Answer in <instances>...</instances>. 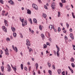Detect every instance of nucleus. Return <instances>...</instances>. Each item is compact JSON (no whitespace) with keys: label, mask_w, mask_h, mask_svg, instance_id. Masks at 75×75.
<instances>
[{"label":"nucleus","mask_w":75,"mask_h":75,"mask_svg":"<svg viewBox=\"0 0 75 75\" xmlns=\"http://www.w3.org/2000/svg\"><path fill=\"white\" fill-rule=\"evenodd\" d=\"M43 47L44 48H47V46L45 45V44L44 45Z\"/></svg>","instance_id":"28"},{"label":"nucleus","mask_w":75,"mask_h":75,"mask_svg":"<svg viewBox=\"0 0 75 75\" xmlns=\"http://www.w3.org/2000/svg\"><path fill=\"white\" fill-rule=\"evenodd\" d=\"M21 38H23V35H22V34L21 33H20Z\"/></svg>","instance_id":"49"},{"label":"nucleus","mask_w":75,"mask_h":75,"mask_svg":"<svg viewBox=\"0 0 75 75\" xmlns=\"http://www.w3.org/2000/svg\"><path fill=\"white\" fill-rule=\"evenodd\" d=\"M56 48H57V51H59V47L57 46V45H56Z\"/></svg>","instance_id":"32"},{"label":"nucleus","mask_w":75,"mask_h":75,"mask_svg":"<svg viewBox=\"0 0 75 75\" xmlns=\"http://www.w3.org/2000/svg\"><path fill=\"white\" fill-rule=\"evenodd\" d=\"M35 66L36 67V69H37L38 68V63H37L35 64Z\"/></svg>","instance_id":"13"},{"label":"nucleus","mask_w":75,"mask_h":75,"mask_svg":"<svg viewBox=\"0 0 75 75\" xmlns=\"http://www.w3.org/2000/svg\"><path fill=\"white\" fill-rule=\"evenodd\" d=\"M0 3H1V4H3V0H0Z\"/></svg>","instance_id":"38"},{"label":"nucleus","mask_w":75,"mask_h":75,"mask_svg":"<svg viewBox=\"0 0 75 75\" xmlns=\"http://www.w3.org/2000/svg\"><path fill=\"white\" fill-rule=\"evenodd\" d=\"M58 17H60V16L61 15V12L59 11L58 12Z\"/></svg>","instance_id":"18"},{"label":"nucleus","mask_w":75,"mask_h":75,"mask_svg":"<svg viewBox=\"0 0 75 75\" xmlns=\"http://www.w3.org/2000/svg\"><path fill=\"white\" fill-rule=\"evenodd\" d=\"M64 39L65 40H68V38L67 37V35H65L64 36Z\"/></svg>","instance_id":"35"},{"label":"nucleus","mask_w":75,"mask_h":75,"mask_svg":"<svg viewBox=\"0 0 75 75\" xmlns=\"http://www.w3.org/2000/svg\"><path fill=\"white\" fill-rule=\"evenodd\" d=\"M51 7L52 9L53 10L55 8V5H51Z\"/></svg>","instance_id":"25"},{"label":"nucleus","mask_w":75,"mask_h":75,"mask_svg":"<svg viewBox=\"0 0 75 75\" xmlns=\"http://www.w3.org/2000/svg\"><path fill=\"white\" fill-rule=\"evenodd\" d=\"M38 1L39 3H41V0H38Z\"/></svg>","instance_id":"57"},{"label":"nucleus","mask_w":75,"mask_h":75,"mask_svg":"<svg viewBox=\"0 0 75 75\" xmlns=\"http://www.w3.org/2000/svg\"><path fill=\"white\" fill-rule=\"evenodd\" d=\"M66 75H70V74H68V72H67V71H66Z\"/></svg>","instance_id":"53"},{"label":"nucleus","mask_w":75,"mask_h":75,"mask_svg":"<svg viewBox=\"0 0 75 75\" xmlns=\"http://www.w3.org/2000/svg\"><path fill=\"white\" fill-rule=\"evenodd\" d=\"M61 31V28H60L59 27L58 28V31L59 32Z\"/></svg>","instance_id":"37"},{"label":"nucleus","mask_w":75,"mask_h":75,"mask_svg":"<svg viewBox=\"0 0 75 75\" xmlns=\"http://www.w3.org/2000/svg\"><path fill=\"white\" fill-rule=\"evenodd\" d=\"M21 67L22 70H23V64H21Z\"/></svg>","instance_id":"24"},{"label":"nucleus","mask_w":75,"mask_h":75,"mask_svg":"<svg viewBox=\"0 0 75 75\" xmlns=\"http://www.w3.org/2000/svg\"><path fill=\"white\" fill-rule=\"evenodd\" d=\"M13 35L14 37H16L17 36V34L15 32H13Z\"/></svg>","instance_id":"14"},{"label":"nucleus","mask_w":75,"mask_h":75,"mask_svg":"<svg viewBox=\"0 0 75 75\" xmlns=\"http://www.w3.org/2000/svg\"><path fill=\"white\" fill-rule=\"evenodd\" d=\"M49 28L50 29V30H52V25H50L49 26Z\"/></svg>","instance_id":"20"},{"label":"nucleus","mask_w":75,"mask_h":75,"mask_svg":"<svg viewBox=\"0 0 75 75\" xmlns=\"http://www.w3.org/2000/svg\"><path fill=\"white\" fill-rule=\"evenodd\" d=\"M33 21L35 23H36V24L37 23V20L35 18L33 19Z\"/></svg>","instance_id":"15"},{"label":"nucleus","mask_w":75,"mask_h":75,"mask_svg":"<svg viewBox=\"0 0 75 75\" xmlns=\"http://www.w3.org/2000/svg\"><path fill=\"white\" fill-rule=\"evenodd\" d=\"M70 37L72 40H74V36L73 35V34H72V33H70Z\"/></svg>","instance_id":"8"},{"label":"nucleus","mask_w":75,"mask_h":75,"mask_svg":"<svg viewBox=\"0 0 75 75\" xmlns=\"http://www.w3.org/2000/svg\"><path fill=\"white\" fill-rule=\"evenodd\" d=\"M31 33H32V34H34V31H33V30H32L31 31Z\"/></svg>","instance_id":"63"},{"label":"nucleus","mask_w":75,"mask_h":75,"mask_svg":"<svg viewBox=\"0 0 75 75\" xmlns=\"http://www.w3.org/2000/svg\"><path fill=\"white\" fill-rule=\"evenodd\" d=\"M10 39L12 40L13 39V37H12V36L11 35L10 37Z\"/></svg>","instance_id":"62"},{"label":"nucleus","mask_w":75,"mask_h":75,"mask_svg":"<svg viewBox=\"0 0 75 75\" xmlns=\"http://www.w3.org/2000/svg\"><path fill=\"white\" fill-rule=\"evenodd\" d=\"M4 23L6 26H8V24H7V21L6 19L4 20Z\"/></svg>","instance_id":"6"},{"label":"nucleus","mask_w":75,"mask_h":75,"mask_svg":"<svg viewBox=\"0 0 75 75\" xmlns=\"http://www.w3.org/2000/svg\"><path fill=\"white\" fill-rule=\"evenodd\" d=\"M14 51H16V52H17V51H18V50L17 49V48L16 47H14Z\"/></svg>","instance_id":"19"},{"label":"nucleus","mask_w":75,"mask_h":75,"mask_svg":"<svg viewBox=\"0 0 75 75\" xmlns=\"http://www.w3.org/2000/svg\"><path fill=\"white\" fill-rule=\"evenodd\" d=\"M27 13L28 14H31V11L29 9H28Z\"/></svg>","instance_id":"10"},{"label":"nucleus","mask_w":75,"mask_h":75,"mask_svg":"<svg viewBox=\"0 0 75 75\" xmlns=\"http://www.w3.org/2000/svg\"><path fill=\"white\" fill-rule=\"evenodd\" d=\"M31 49L30 48L29 50V52H31Z\"/></svg>","instance_id":"64"},{"label":"nucleus","mask_w":75,"mask_h":75,"mask_svg":"<svg viewBox=\"0 0 75 75\" xmlns=\"http://www.w3.org/2000/svg\"><path fill=\"white\" fill-rule=\"evenodd\" d=\"M73 47V49L74 50H75V45H72Z\"/></svg>","instance_id":"48"},{"label":"nucleus","mask_w":75,"mask_h":75,"mask_svg":"<svg viewBox=\"0 0 75 75\" xmlns=\"http://www.w3.org/2000/svg\"><path fill=\"white\" fill-rule=\"evenodd\" d=\"M70 61H71V62H74V58L72 57L71 58Z\"/></svg>","instance_id":"16"},{"label":"nucleus","mask_w":75,"mask_h":75,"mask_svg":"<svg viewBox=\"0 0 75 75\" xmlns=\"http://www.w3.org/2000/svg\"><path fill=\"white\" fill-rule=\"evenodd\" d=\"M11 28L13 32H14V31H16V29H15V28H14V27H11Z\"/></svg>","instance_id":"12"},{"label":"nucleus","mask_w":75,"mask_h":75,"mask_svg":"<svg viewBox=\"0 0 75 75\" xmlns=\"http://www.w3.org/2000/svg\"><path fill=\"white\" fill-rule=\"evenodd\" d=\"M8 3H10V4H11V5H13V4L14 3V2H13V1L11 0H10L9 1H8Z\"/></svg>","instance_id":"5"},{"label":"nucleus","mask_w":75,"mask_h":75,"mask_svg":"<svg viewBox=\"0 0 75 75\" xmlns=\"http://www.w3.org/2000/svg\"><path fill=\"white\" fill-rule=\"evenodd\" d=\"M53 30H54L55 32H56L57 31V30L54 28V26H53Z\"/></svg>","instance_id":"47"},{"label":"nucleus","mask_w":75,"mask_h":75,"mask_svg":"<svg viewBox=\"0 0 75 75\" xmlns=\"http://www.w3.org/2000/svg\"><path fill=\"white\" fill-rule=\"evenodd\" d=\"M70 32H72V28H70Z\"/></svg>","instance_id":"60"},{"label":"nucleus","mask_w":75,"mask_h":75,"mask_svg":"<svg viewBox=\"0 0 75 75\" xmlns=\"http://www.w3.org/2000/svg\"><path fill=\"white\" fill-rule=\"evenodd\" d=\"M13 69L14 71H16V70H17V69L15 67H13Z\"/></svg>","instance_id":"42"},{"label":"nucleus","mask_w":75,"mask_h":75,"mask_svg":"<svg viewBox=\"0 0 75 75\" xmlns=\"http://www.w3.org/2000/svg\"><path fill=\"white\" fill-rule=\"evenodd\" d=\"M68 68H69V69L71 70V69H72L69 66H68Z\"/></svg>","instance_id":"59"},{"label":"nucleus","mask_w":75,"mask_h":75,"mask_svg":"<svg viewBox=\"0 0 75 75\" xmlns=\"http://www.w3.org/2000/svg\"><path fill=\"white\" fill-rule=\"evenodd\" d=\"M52 68L54 69H55V67L54 65H52Z\"/></svg>","instance_id":"43"},{"label":"nucleus","mask_w":75,"mask_h":75,"mask_svg":"<svg viewBox=\"0 0 75 75\" xmlns=\"http://www.w3.org/2000/svg\"><path fill=\"white\" fill-rule=\"evenodd\" d=\"M59 5L61 7H62V6H63V5L61 3H60Z\"/></svg>","instance_id":"31"},{"label":"nucleus","mask_w":75,"mask_h":75,"mask_svg":"<svg viewBox=\"0 0 75 75\" xmlns=\"http://www.w3.org/2000/svg\"><path fill=\"white\" fill-rule=\"evenodd\" d=\"M2 29L5 32L7 33V28L4 26H3L2 27Z\"/></svg>","instance_id":"3"},{"label":"nucleus","mask_w":75,"mask_h":75,"mask_svg":"<svg viewBox=\"0 0 75 75\" xmlns=\"http://www.w3.org/2000/svg\"><path fill=\"white\" fill-rule=\"evenodd\" d=\"M24 24L25 25H27V21L25 20L24 21Z\"/></svg>","instance_id":"29"},{"label":"nucleus","mask_w":75,"mask_h":75,"mask_svg":"<svg viewBox=\"0 0 75 75\" xmlns=\"http://www.w3.org/2000/svg\"><path fill=\"white\" fill-rule=\"evenodd\" d=\"M6 41H10V39L9 38H6Z\"/></svg>","instance_id":"34"},{"label":"nucleus","mask_w":75,"mask_h":75,"mask_svg":"<svg viewBox=\"0 0 75 75\" xmlns=\"http://www.w3.org/2000/svg\"><path fill=\"white\" fill-rule=\"evenodd\" d=\"M62 74L63 75H65V72L64 71H63L62 72Z\"/></svg>","instance_id":"45"},{"label":"nucleus","mask_w":75,"mask_h":75,"mask_svg":"<svg viewBox=\"0 0 75 75\" xmlns=\"http://www.w3.org/2000/svg\"><path fill=\"white\" fill-rule=\"evenodd\" d=\"M41 36L42 38V40H44V39L45 37L44 35V34H41Z\"/></svg>","instance_id":"9"},{"label":"nucleus","mask_w":75,"mask_h":75,"mask_svg":"<svg viewBox=\"0 0 75 75\" xmlns=\"http://www.w3.org/2000/svg\"><path fill=\"white\" fill-rule=\"evenodd\" d=\"M47 64L49 68H50L51 67V64L49 63V62H47Z\"/></svg>","instance_id":"11"},{"label":"nucleus","mask_w":75,"mask_h":75,"mask_svg":"<svg viewBox=\"0 0 75 75\" xmlns=\"http://www.w3.org/2000/svg\"><path fill=\"white\" fill-rule=\"evenodd\" d=\"M71 65L73 68H74L75 67V64H74L73 63H71Z\"/></svg>","instance_id":"30"},{"label":"nucleus","mask_w":75,"mask_h":75,"mask_svg":"<svg viewBox=\"0 0 75 75\" xmlns=\"http://www.w3.org/2000/svg\"><path fill=\"white\" fill-rule=\"evenodd\" d=\"M48 72L49 74H50V75H51V74H52V71H51L49 70H48Z\"/></svg>","instance_id":"21"},{"label":"nucleus","mask_w":75,"mask_h":75,"mask_svg":"<svg viewBox=\"0 0 75 75\" xmlns=\"http://www.w3.org/2000/svg\"><path fill=\"white\" fill-rule=\"evenodd\" d=\"M44 8H45L46 9H48V8H47V7L45 5V6H44Z\"/></svg>","instance_id":"50"},{"label":"nucleus","mask_w":75,"mask_h":75,"mask_svg":"<svg viewBox=\"0 0 75 75\" xmlns=\"http://www.w3.org/2000/svg\"><path fill=\"white\" fill-rule=\"evenodd\" d=\"M70 71L72 74L73 73H74V71H73V70H72V69H71Z\"/></svg>","instance_id":"56"},{"label":"nucleus","mask_w":75,"mask_h":75,"mask_svg":"<svg viewBox=\"0 0 75 75\" xmlns=\"http://www.w3.org/2000/svg\"><path fill=\"white\" fill-rule=\"evenodd\" d=\"M54 55H57V52H55V51H54Z\"/></svg>","instance_id":"55"},{"label":"nucleus","mask_w":75,"mask_h":75,"mask_svg":"<svg viewBox=\"0 0 75 75\" xmlns=\"http://www.w3.org/2000/svg\"><path fill=\"white\" fill-rule=\"evenodd\" d=\"M8 67V72H10L11 71V67H10V65L8 64L7 65Z\"/></svg>","instance_id":"4"},{"label":"nucleus","mask_w":75,"mask_h":75,"mask_svg":"<svg viewBox=\"0 0 75 75\" xmlns=\"http://www.w3.org/2000/svg\"><path fill=\"white\" fill-rule=\"evenodd\" d=\"M1 71L2 72L4 71V67L3 66L1 67Z\"/></svg>","instance_id":"27"},{"label":"nucleus","mask_w":75,"mask_h":75,"mask_svg":"<svg viewBox=\"0 0 75 75\" xmlns=\"http://www.w3.org/2000/svg\"><path fill=\"white\" fill-rule=\"evenodd\" d=\"M6 55H7V56H8V55H9V54H8V52H5V53Z\"/></svg>","instance_id":"41"},{"label":"nucleus","mask_w":75,"mask_h":75,"mask_svg":"<svg viewBox=\"0 0 75 75\" xmlns=\"http://www.w3.org/2000/svg\"><path fill=\"white\" fill-rule=\"evenodd\" d=\"M3 51L2 50H1V54H3Z\"/></svg>","instance_id":"58"},{"label":"nucleus","mask_w":75,"mask_h":75,"mask_svg":"<svg viewBox=\"0 0 75 75\" xmlns=\"http://www.w3.org/2000/svg\"><path fill=\"white\" fill-rule=\"evenodd\" d=\"M31 67H30V66L29 67V71H30V70H31Z\"/></svg>","instance_id":"51"},{"label":"nucleus","mask_w":75,"mask_h":75,"mask_svg":"<svg viewBox=\"0 0 75 75\" xmlns=\"http://www.w3.org/2000/svg\"><path fill=\"white\" fill-rule=\"evenodd\" d=\"M25 70H26V71H27V67H25Z\"/></svg>","instance_id":"61"},{"label":"nucleus","mask_w":75,"mask_h":75,"mask_svg":"<svg viewBox=\"0 0 75 75\" xmlns=\"http://www.w3.org/2000/svg\"><path fill=\"white\" fill-rule=\"evenodd\" d=\"M21 22H22V23H23L24 22V18H23V19H21Z\"/></svg>","instance_id":"46"},{"label":"nucleus","mask_w":75,"mask_h":75,"mask_svg":"<svg viewBox=\"0 0 75 75\" xmlns=\"http://www.w3.org/2000/svg\"><path fill=\"white\" fill-rule=\"evenodd\" d=\"M57 57H59V52L58 51H57Z\"/></svg>","instance_id":"17"},{"label":"nucleus","mask_w":75,"mask_h":75,"mask_svg":"<svg viewBox=\"0 0 75 75\" xmlns=\"http://www.w3.org/2000/svg\"><path fill=\"white\" fill-rule=\"evenodd\" d=\"M42 17H44V18H46V17H47V15L45 14H43Z\"/></svg>","instance_id":"26"},{"label":"nucleus","mask_w":75,"mask_h":75,"mask_svg":"<svg viewBox=\"0 0 75 75\" xmlns=\"http://www.w3.org/2000/svg\"><path fill=\"white\" fill-rule=\"evenodd\" d=\"M72 14L74 18H75V16L74 15V13L72 12Z\"/></svg>","instance_id":"23"},{"label":"nucleus","mask_w":75,"mask_h":75,"mask_svg":"<svg viewBox=\"0 0 75 75\" xmlns=\"http://www.w3.org/2000/svg\"><path fill=\"white\" fill-rule=\"evenodd\" d=\"M32 6L35 10H38V6L37 5H35L34 4H33Z\"/></svg>","instance_id":"1"},{"label":"nucleus","mask_w":75,"mask_h":75,"mask_svg":"<svg viewBox=\"0 0 75 75\" xmlns=\"http://www.w3.org/2000/svg\"><path fill=\"white\" fill-rule=\"evenodd\" d=\"M38 74H41V72H40V70L38 71Z\"/></svg>","instance_id":"54"},{"label":"nucleus","mask_w":75,"mask_h":75,"mask_svg":"<svg viewBox=\"0 0 75 75\" xmlns=\"http://www.w3.org/2000/svg\"><path fill=\"white\" fill-rule=\"evenodd\" d=\"M52 6H55V3L54 1L53 2Z\"/></svg>","instance_id":"33"},{"label":"nucleus","mask_w":75,"mask_h":75,"mask_svg":"<svg viewBox=\"0 0 75 75\" xmlns=\"http://www.w3.org/2000/svg\"><path fill=\"white\" fill-rule=\"evenodd\" d=\"M5 52H8V49L7 48H6V50H4Z\"/></svg>","instance_id":"40"},{"label":"nucleus","mask_w":75,"mask_h":75,"mask_svg":"<svg viewBox=\"0 0 75 75\" xmlns=\"http://www.w3.org/2000/svg\"><path fill=\"white\" fill-rule=\"evenodd\" d=\"M39 28L40 29V30H42V27L41 26V25H40L39 27Z\"/></svg>","instance_id":"36"},{"label":"nucleus","mask_w":75,"mask_h":75,"mask_svg":"<svg viewBox=\"0 0 75 75\" xmlns=\"http://www.w3.org/2000/svg\"><path fill=\"white\" fill-rule=\"evenodd\" d=\"M8 14V12H7L5 14V16H7Z\"/></svg>","instance_id":"52"},{"label":"nucleus","mask_w":75,"mask_h":75,"mask_svg":"<svg viewBox=\"0 0 75 75\" xmlns=\"http://www.w3.org/2000/svg\"><path fill=\"white\" fill-rule=\"evenodd\" d=\"M66 25H67V28H69V24H68V23H67Z\"/></svg>","instance_id":"44"},{"label":"nucleus","mask_w":75,"mask_h":75,"mask_svg":"<svg viewBox=\"0 0 75 75\" xmlns=\"http://www.w3.org/2000/svg\"><path fill=\"white\" fill-rule=\"evenodd\" d=\"M26 45L27 46H30L31 45V44L30 43V41L28 40H26Z\"/></svg>","instance_id":"2"},{"label":"nucleus","mask_w":75,"mask_h":75,"mask_svg":"<svg viewBox=\"0 0 75 75\" xmlns=\"http://www.w3.org/2000/svg\"><path fill=\"white\" fill-rule=\"evenodd\" d=\"M62 2V3H66L67 2L65 0H61Z\"/></svg>","instance_id":"22"},{"label":"nucleus","mask_w":75,"mask_h":75,"mask_svg":"<svg viewBox=\"0 0 75 75\" xmlns=\"http://www.w3.org/2000/svg\"><path fill=\"white\" fill-rule=\"evenodd\" d=\"M57 72L58 73V74L59 75L60 74V73L62 72L61 70V69H58L57 70Z\"/></svg>","instance_id":"7"},{"label":"nucleus","mask_w":75,"mask_h":75,"mask_svg":"<svg viewBox=\"0 0 75 75\" xmlns=\"http://www.w3.org/2000/svg\"><path fill=\"white\" fill-rule=\"evenodd\" d=\"M46 45H49V46H50V43L48 42H47L46 43Z\"/></svg>","instance_id":"39"}]
</instances>
